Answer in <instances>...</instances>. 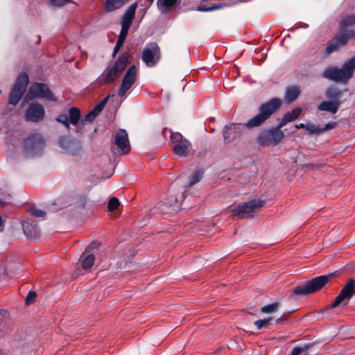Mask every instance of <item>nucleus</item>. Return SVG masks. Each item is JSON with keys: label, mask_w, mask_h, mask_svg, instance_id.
I'll return each instance as SVG.
<instances>
[{"label": "nucleus", "mask_w": 355, "mask_h": 355, "mask_svg": "<svg viewBox=\"0 0 355 355\" xmlns=\"http://www.w3.org/2000/svg\"><path fill=\"white\" fill-rule=\"evenodd\" d=\"M142 60L150 67H154L159 60V48L155 43L147 45L142 53Z\"/></svg>", "instance_id": "obj_12"}, {"label": "nucleus", "mask_w": 355, "mask_h": 355, "mask_svg": "<svg viewBox=\"0 0 355 355\" xmlns=\"http://www.w3.org/2000/svg\"><path fill=\"white\" fill-rule=\"evenodd\" d=\"M302 110L300 107H297L293 109L291 112H288L284 115L288 116V119H289L290 121H293L295 119H297L300 114H301Z\"/></svg>", "instance_id": "obj_31"}, {"label": "nucleus", "mask_w": 355, "mask_h": 355, "mask_svg": "<svg viewBox=\"0 0 355 355\" xmlns=\"http://www.w3.org/2000/svg\"><path fill=\"white\" fill-rule=\"evenodd\" d=\"M53 6H60L66 3H67L69 0H49Z\"/></svg>", "instance_id": "obj_41"}, {"label": "nucleus", "mask_w": 355, "mask_h": 355, "mask_svg": "<svg viewBox=\"0 0 355 355\" xmlns=\"http://www.w3.org/2000/svg\"><path fill=\"white\" fill-rule=\"evenodd\" d=\"M340 25L341 33L335 37L326 49L328 54L337 50L340 46L345 45L350 38L355 35V15L343 16Z\"/></svg>", "instance_id": "obj_2"}, {"label": "nucleus", "mask_w": 355, "mask_h": 355, "mask_svg": "<svg viewBox=\"0 0 355 355\" xmlns=\"http://www.w3.org/2000/svg\"><path fill=\"white\" fill-rule=\"evenodd\" d=\"M340 102L337 101H323L319 105L318 109L320 111H327L331 114H336L339 108Z\"/></svg>", "instance_id": "obj_21"}, {"label": "nucleus", "mask_w": 355, "mask_h": 355, "mask_svg": "<svg viewBox=\"0 0 355 355\" xmlns=\"http://www.w3.org/2000/svg\"><path fill=\"white\" fill-rule=\"evenodd\" d=\"M264 203L265 202L261 200H252L238 205L232 210V214L242 218L251 217L263 206Z\"/></svg>", "instance_id": "obj_8"}, {"label": "nucleus", "mask_w": 355, "mask_h": 355, "mask_svg": "<svg viewBox=\"0 0 355 355\" xmlns=\"http://www.w3.org/2000/svg\"><path fill=\"white\" fill-rule=\"evenodd\" d=\"M180 0H157V8L162 12L170 10Z\"/></svg>", "instance_id": "obj_25"}, {"label": "nucleus", "mask_w": 355, "mask_h": 355, "mask_svg": "<svg viewBox=\"0 0 355 355\" xmlns=\"http://www.w3.org/2000/svg\"><path fill=\"white\" fill-rule=\"evenodd\" d=\"M35 98H43L49 101H56V98L44 83H35L31 85L25 96V101H29Z\"/></svg>", "instance_id": "obj_6"}, {"label": "nucleus", "mask_w": 355, "mask_h": 355, "mask_svg": "<svg viewBox=\"0 0 355 355\" xmlns=\"http://www.w3.org/2000/svg\"><path fill=\"white\" fill-rule=\"evenodd\" d=\"M114 143L123 153H128L130 150L128 135L125 130H120L116 133Z\"/></svg>", "instance_id": "obj_17"}, {"label": "nucleus", "mask_w": 355, "mask_h": 355, "mask_svg": "<svg viewBox=\"0 0 355 355\" xmlns=\"http://www.w3.org/2000/svg\"><path fill=\"white\" fill-rule=\"evenodd\" d=\"M295 127H296L297 128H306V124H304V123H300V124L296 125H295Z\"/></svg>", "instance_id": "obj_46"}, {"label": "nucleus", "mask_w": 355, "mask_h": 355, "mask_svg": "<svg viewBox=\"0 0 355 355\" xmlns=\"http://www.w3.org/2000/svg\"><path fill=\"white\" fill-rule=\"evenodd\" d=\"M312 346L313 343H306L302 346L295 347L291 352V355H300L304 352H306Z\"/></svg>", "instance_id": "obj_28"}, {"label": "nucleus", "mask_w": 355, "mask_h": 355, "mask_svg": "<svg viewBox=\"0 0 355 355\" xmlns=\"http://www.w3.org/2000/svg\"><path fill=\"white\" fill-rule=\"evenodd\" d=\"M300 94V89L298 87H288L286 90L284 99L286 102H293L298 98Z\"/></svg>", "instance_id": "obj_23"}, {"label": "nucleus", "mask_w": 355, "mask_h": 355, "mask_svg": "<svg viewBox=\"0 0 355 355\" xmlns=\"http://www.w3.org/2000/svg\"><path fill=\"white\" fill-rule=\"evenodd\" d=\"M58 144L64 153L71 155H76L82 150L80 142L67 136L61 137Z\"/></svg>", "instance_id": "obj_13"}, {"label": "nucleus", "mask_w": 355, "mask_h": 355, "mask_svg": "<svg viewBox=\"0 0 355 355\" xmlns=\"http://www.w3.org/2000/svg\"><path fill=\"white\" fill-rule=\"evenodd\" d=\"M69 116L66 114H60L56 121L63 124L68 130L70 124L76 125L80 120V111L78 108L73 107L69 110Z\"/></svg>", "instance_id": "obj_15"}, {"label": "nucleus", "mask_w": 355, "mask_h": 355, "mask_svg": "<svg viewBox=\"0 0 355 355\" xmlns=\"http://www.w3.org/2000/svg\"><path fill=\"white\" fill-rule=\"evenodd\" d=\"M120 202L116 198H112L109 200L107 208L110 211L115 210L119 205Z\"/></svg>", "instance_id": "obj_38"}, {"label": "nucleus", "mask_w": 355, "mask_h": 355, "mask_svg": "<svg viewBox=\"0 0 355 355\" xmlns=\"http://www.w3.org/2000/svg\"><path fill=\"white\" fill-rule=\"evenodd\" d=\"M284 137V133L278 129H272L270 131L261 132L257 139L259 144L261 146H272L279 143Z\"/></svg>", "instance_id": "obj_11"}, {"label": "nucleus", "mask_w": 355, "mask_h": 355, "mask_svg": "<svg viewBox=\"0 0 355 355\" xmlns=\"http://www.w3.org/2000/svg\"><path fill=\"white\" fill-rule=\"evenodd\" d=\"M223 7V5L221 3L214 4V6H211L209 7H207L203 5H200L197 7V10L200 11V12H209V11H212L214 10L221 8Z\"/></svg>", "instance_id": "obj_32"}, {"label": "nucleus", "mask_w": 355, "mask_h": 355, "mask_svg": "<svg viewBox=\"0 0 355 355\" xmlns=\"http://www.w3.org/2000/svg\"><path fill=\"white\" fill-rule=\"evenodd\" d=\"M44 108L42 105L32 103L26 110V119L28 121L38 122L44 119Z\"/></svg>", "instance_id": "obj_16"}, {"label": "nucleus", "mask_w": 355, "mask_h": 355, "mask_svg": "<svg viewBox=\"0 0 355 355\" xmlns=\"http://www.w3.org/2000/svg\"><path fill=\"white\" fill-rule=\"evenodd\" d=\"M30 214L35 217L44 218L46 216V212L43 210L36 207H31L29 209Z\"/></svg>", "instance_id": "obj_36"}, {"label": "nucleus", "mask_w": 355, "mask_h": 355, "mask_svg": "<svg viewBox=\"0 0 355 355\" xmlns=\"http://www.w3.org/2000/svg\"><path fill=\"white\" fill-rule=\"evenodd\" d=\"M173 149L176 155L187 157L192 150V145L187 139L186 141H182V143L175 144Z\"/></svg>", "instance_id": "obj_18"}, {"label": "nucleus", "mask_w": 355, "mask_h": 355, "mask_svg": "<svg viewBox=\"0 0 355 355\" xmlns=\"http://www.w3.org/2000/svg\"><path fill=\"white\" fill-rule=\"evenodd\" d=\"M99 112L94 107L81 121L80 123L84 125L86 122H92L94 119L99 114Z\"/></svg>", "instance_id": "obj_27"}, {"label": "nucleus", "mask_w": 355, "mask_h": 355, "mask_svg": "<svg viewBox=\"0 0 355 355\" xmlns=\"http://www.w3.org/2000/svg\"><path fill=\"white\" fill-rule=\"evenodd\" d=\"M28 83V75L23 73L17 77L14 87L10 94L8 102L10 105H16L18 103L26 89Z\"/></svg>", "instance_id": "obj_9"}, {"label": "nucleus", "mask_w": 355, "mask_h": 355, "mask_svg": "<svg viewBox=\"0 0 355 355\" xmlns=\"http://www.w3.org/2000/svg\"><path fill=\"white\" fill-rule=\"evenodd\" d=\"M355 294V281L350 279L343 288L340 294L336 297L331 304V308H335L340 305L347 304L349 299Z\"/></svg>", "instance_id": "obj_10"}, {"label": "nucleus", "mask_w": 355, "mask_h": 355, "mask_svg": "<svg viewBox=\"0 0 355 355\" xmlns=\"http://www.w3.org/2000/svg\"><path fill=\"white\" fill-rule=\"evenodd\" d=\"M95 257L92 254H88L87 252H84L80 257V262L84 269L90 268L94 263Z\"/></svg>", "instance_id": "obj_22"}, {"label": "nucleus", "mask_w": 355, "mask_h": 355, "mask_svg": "<svg viewBox=\"0 0 355 355\" xmlns=\"http://www.w3.org/2000/svg\"><path fill=\"white\" fill-rule=\"evenodd\" d=\"M2 225H3V220H2L1 216H0V231L1 230Z\"/></svg>", "instance_id": "obj_47"}, {"label": "nucleus", "mask_w": 355, "mask_h": 355, "mask_svg": "<svg viewBox=\"0 0 355 355\" xmlns=\"http://www.w3.org/2000/svg\"><path fill=\"white\" fill-rule=\"evenodd\" d=\"M272 320L271 318H266L262 320H258L254 322V325L258 329H261L263 328H266L269 326L270 321Z\"/></svg>", "instance_id": "obj_33"}, {"label": "nucleus", "mask_w": 355, "mask_h": 355, "mask_svg": "<svg viewBox=\"0 0 355 355\" xmlns=\"http://www.w3.org/2000/svg\"><path fill=\"white\" fill-rule=\"evenodd\" d=\"M151 2H153L154 0H150Z\"/></svg>", "instance_id": "obj_51"}, {"label": "nucleus", "mask_w": 355, "mask_h": 355, "mask_svg": "<svg viewBox=\"0 0 355 355\" xmlns=\"http://www.w3.org/2000/svg\"><path fill=\"white\" fill-rule=\"evenodd\" d=\"M123 42L122 41H120V40H117L116 42V44L114 46V51H113V54L115 55L117 53V52L119 51V49H121V47L122 46V45L123 44Z\"/></svg>", "instance_id": "obj_44"}, {"label": "nucleus", "mask_w": 355, "mask_h": 355, "mask_svg": "<svg viewBox=\"0 0 355 355\" xmlns=\"http://www.w3.org/2000/svg\"><path fill=\"white\" fill-rule=\"evenodd\" d=\"M129 57L128 53H124L121 55L114 64L105 69L99 78V81L105 84L114 82L126 68Z\"/></svg>", "instance_id": "obj_4"}, {"label": "nucleus", "mask_w": 355, "mask_h": 355, "mask_svg": "<svg viewBox=\"0 0 355 355\" xmlns=\"http://www.w3.org/2000/svg\"><path fill=\"white\" fill-rule=\"evenodd\" d=\"M173 206H174V207H175V208H173V210L176 211V208H178V206L177 205H173Z\"/></svg>", "instance_id": "obj_48"}, {"label": "nucleus", "mask_w": 355, "mask_h": 355, "mask_svg": "<svg viewBox=\"0 0 355 355\" xmlns=\"http://www.w3.org/2000/svg\"><path fill=\"white\" fill-rule=\"evenodd\" d=\"M137 80V69L135 65L130 66L126 71L118 91V96L123 97L135 83Z\"/></svg>", "instance_id": "obj_14"}, {"label": "nucleus", "mask_w": 355, "mask_h": 355, "mask_svg": "<svg viewBox=\"0 0 355 355\" xmlns=\"http://www.w3.org/2000/svg\"><path fill=\"white\" fill-rule=\"evenodd\" d=\"M325 95L327 98L331 99L332 101L339 102L341 92L336 88L329 87L327 89Z\"/></svg>", "instance_id": "obj_26"}, {"label": "nucleus", "mask_w": 355, "mask_h": 355, "mask_svg": "<svg viewBox=\"0 0 355 355\" xmlns=\"http://www.w3.org/2000/svg\"><path fill=\"white\" fill-rule=\"evenodd\" d=\"M355 70V58L346 61L341 68L329 67L322 72L324 78L335 82L346 83L353 76Z\"/></svg>", "instance_id": "obj_3"}, {"label": "nucleus", "mask_w": 355, "mask_h": 355, "mask_svg": "<svg viewBox=\"0 0 355 355\" xmlns=\"http://www.w3.org/2000/svg\"><path fill=\"white\" fill-rule=\"evenodd\" d=\"M130 27V26H128L127 25H121V30L118 40L122 41L123 42H125V40L127 37Z\"/></svg>", "instance_id": "obj_37"}, {"label": "nucleus", "mask_w": 355, "mask_h": 355, "mask_svg": "<svg viewBox=\"0 0 355 355\" xmlns=\"http://www.w3.org/2000/svg\"><path fill=\"white\" fill-rule=\"evenodd\" d=\"M35 296L36 295L34 292L29 293L26 297V302L28 304L33 302L35 300Z\"/></svg>", "instance_id": "obj_43"}, {"label": "nucleus", "mask_w": 355, "mask_h": 355, "mask_svg": "<svg viewBox=\"0 0 355 355\" xmlns=\"http://www.w3.org/2000/svg\"><path fill=\"white\" fill-rule=\"evenodd\" d=\"M0 355H5L4 352L1 349H0Z\"/></svg>", "instance_id": "obj_49"}, {"label": "nucleus", "mask_w": 355, "mask_h": 355, "mask_svg": "<svg viewBox=\"0 0 355 355\" xmlns=\"http://www.w3.org/2000/svg\"><path fill=\"white\" fill-rule=\"evenodd\" d=\"M336 123V122H329L327 123L324 128H321V132H323L327 130H331L335 128Z\"/></svg>", "instance_id": "obj_40"}, {"label": "nucleus", "mask_w": 355, "mask_h": 355, "mask_svg": "<svg viewBox=\"0 0 355 355\" xmlns=\"http://www.w3.org/2000/svg\"><path fill=\"white\" fill-rule=\"evenodd\" d=\"M171 140L175 144L182 143V141L187 140L186 138L179 132H172L171 135Z\"/></svg>", "instance_id": "obj_35"}, {"label": "nucleus", "mask_w": 355, "mask_h": 355, "mask_svg": "<svg viewBox=\"0 0 355 355\" xmlns=\"http://www.w3.org/2000/svg\"><path fill=\"white\" fill-rule=\"evenodd\" d=\"M306 130L310 133V134H320L321 128L316 126L315 124L311 123H308L306 124Z\"/></svg>", "instance_id": "obj_34"}, {"label": "nucleus", "mask_w": 355, "mask_h": 355, "mask_svg": "<svg viewBox=\"0 0 355 355\" xmlns=\"http://www.w3.org/2000/svg\"><path fill=\"white\" fill-rule=\"evenodd\" d=\"M279 98H272L261 104L259 108V114L249 119L245 123H232L225 126L223 130L224 140L226 143L233 142L240 138L245 128H253L263 124L281 106Z\"/></svg>", "instance_id": "obj_1"}, {"label": "nucleus", "mask_w": 355, "mask_h": 355, "mask_svg": "<svg viewBox=\"0 0 355 355\" xmlns=\"http://www.w3.org/2000/svg\"><path fill=\"white\" fill-rule=\"evenodd\" d=\"M110 98V96H107V97H105L104 99H103L96 107H94L96 109H97V110L101 112L102 111V110L103 109V107H105V105H106L108 99Z\"/></svg>", "instance_id": "obj_39"}, {"label": "nucleus", "mask_w": 355, "mask_h": 355, "mask_svg": "<svg viewBox=\"0 0 355 355\" xmlns=\"http://www.w3.org/2000/svg\"><path fill=\"white\" fill-rule=\"evenodd\" d=\"M44 146V140L39 134H33L28 136L24 142V150L26 155L30 157L40 155Z\"/></svg>", "instance_id": "obj_7"}, {"label": "nucleus", "mask_w": 355, "mask_h": 355, "mask_svg": "<svg viewBox=\"0 0 355 355\" xmlns=\"http://www.w3.org/2000/svg\"><path fill=\"white\" fill-rule=\"evenodd\" d=\"M129 0H107L105 9L107 12H111L122 7Z\"/></svg>", "instance_id": "obj_24"}, {"label": "nucleus", "mask_w": 355, "mask_h": 355, "mask_svg": "<svg viewBox=\"0 0 355 355\" xmlns=\"http://www.w3.org/2000/svg\"><path fill=\"white\" fill-rule=\"evenodd\" d=\"M202 171H200L199 170L196 171L192 174L191 178H189V183H188L189 186L191 187V186L196 184L197 182H198L200 181V180L202 178Z\"/></svg>", "instance_id": "obj_30"}, {"label": "nucleus", "mask_w": 355, "mask_h": 355, "mask_svg": "<svg viewBox=\"0 0 355 355\" xmlns=\"http://www.w3.org/2000/svg\"><path fill=\"white\" fill-rule=\"evenodd\" d=\"M137 7V4L136 3L132 4L129 8L126 10L125 14L123 15L121 24V25H127L130 26L132 24V21L134 19L135 11Z\"/></svg>", "instance_id": "obj_20"}, {"label": "nucleus", "mask_w": 355, "mask_h": 355, "mask_svg": "<svg viewBox=\"0 0 355 355\" xmlns=\"http://www.w3.org/2000/svg\"><path fill=\"white\" fill-rule=\"evenodd\" d=\"M279 306V303L275 302L274 303L263 306L261 308V311L263 313H273L275 312Z\"/></svg>", "instance_id": "obj_29"}, {"label": "nucleus", "mask_w": 355, "mask_h": 355, "mask_svg": "<svg viewBox=\"0 0 355 355\" xmlns=\"http://www.w3.org/2000/svg\"><path fill=\"white\" fill-rule=\"evenodd\" d=\"M333 274L322 275L312 279L302 286H299L293 289L295 295H306L314 293L322 288L332 277Z\"/></svg>", "instance_id": "obj_5"}, {"label": "nucleus", "mask_w": 355, "mask_h": 355, "mask_svg": "<svg viewBox=\"0 0 355 355\" xmlns=\"http://www.w3.org/2000/svg\"><path fill=\"white\" fill-rule=\"evenodd\" d=\"M286 318V315L283 314L279 318L277 319L276 322L279 323L280 322L284 320Z\"/></svg>", "instance_id": "obj_45"}, {"label": "nucleus", "mask_w": 355, "mask_h": 355, "mask_svg": "<svg viewBox=\"0 0 355 355\" xmlns=\"http://www.w3.org/2000/svg\"><path fill=\"white\" fill-rule=\"evenodd\" d=\"M304 353H305L304 355H313V354H307L306 352H304Z\"/></svg>", "instance_id": "obj_50"}, {"label": "nucleus", "mask_w": 355, "mask_h": 355, "mask_svg": "<svg viewBox=\"0 0 355 355\" xmlns=\"http://www.w3.org/2000/svg\"><path fill=\"white\" fill-rule=\"evenodd\" d=\"M288 116L284 115L282 121L279 123L277 128L276 129L280 130L282 127H284L287 123L291 122L289 119H288Z\"/></svg>", "instance_id": "obj_42"}, {"label": "nucleus", "mask_w": 355, "mask_h": 355, "mask_svg": "<svg viewBox=\"0 0 355 355\" xmlns=\"http://www.w3.org/2000/svg\"><path fill=\"white\" fill-rule=\"evenodd\" d=\"M22 227L26 236L28 239H33L38 235L37 228L35 224L29 220L24 221L22 223Z\"/></svg>", "instance_id": "obj_19"}]
</instances>
